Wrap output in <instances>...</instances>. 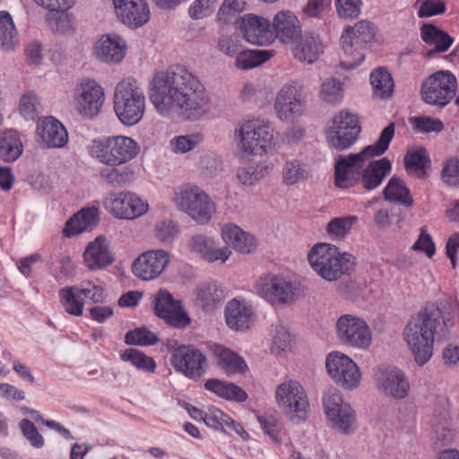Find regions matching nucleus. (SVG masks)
Wrapping results in <instances>:
<instances>
[{
  "label": "nucleus",
  "mask_w": 459,
  "mask_h": 459,
  "mask_svg": "<svg viewBox=\"0 0 459 459\" xmlns=\"http://www.w3.org/2000/svg\"><path fill=\"white\" fill-rule=\"evenodd\" d=\"M188 247L192 252L197 253L201 257L209 262H225L231 251L229 247H217L214 240L204 235H194L188 241Z\"/></svg>",
  "instance_id": "c756f323"
},
{
  "label": "nucleus",
  "mask_w": 459,
  "mask_h": 459,
  "mask_svg": "<svg viewBox=\"0 0 459 459\" xmlns=\"http://www.w3.org/2000/svg\"><path fill=\"white\" fill-rule=\"evenodd\" d=\"M323 408L326 419L336 431L349 435L356 429V413L351 405L343 402L339 390L330 387L324 392Z\"/></svg>",
  "instance_id": "9d476101"
},
{
  "label": "nucleus",
  "mask_w": 459,
  "mask_h": 459,
  "mask_svg": "<svg viewBox=\"0 0 459 459\" xmlns=\"http://www.w3.org/2000/svg\"><path fill=\"white\" fill-rule=\"evenodd\" d=\"M86 266L91 271L101 270L113 264L114 256L109 250V243L103 236L90 242L83 254Z\"/></svg>",
  "instance_id": "cd10ccee"
},
{
  "label": "nucleus",
  "mask_w": 459,
  "mask_h": 459,
  "mask_svg": "<svg viewBox=\"0 0 459 459\" xmlns=\"http://www.w3.org/2000/svg\"><path fill=\"white\" fill-rule=\"evenodd\" d=\"M239 149L251 155L267 153L273 140V129L269 121L249 119L241 123L235 131Z\"/></svg>",
  "instance_id": "0eeeda50"
},
{
  "label": "nucleus",
  "mask_w": 459,
  "mask_h": 459,
  "mask_svg": "<svg viewBox=\"0 0 459 459\" xmlns=\"http://www.w3.org/2000/svg\"><path fill=\"white\" fill-rule=\"evenodd\" d=\"M178 234V226L170 219L159 221L154 226V235L162 243L172 242Z\"/></svg>",
  "instance_id": "4d7b16f0"
},
{
  "label": "nucleus",
  "mask_w": 459,
  "mask_h": 459,
  "mask_svg": "<svg viewBox=\"0 0 459 459\" xmlns=\"http://www.w3.org/2000/svg\"><path fill=\"white\" fill-rule=\"evenodd\" d=\"M271 169L272 166L260 162L238 169L237 178L241 184L253 186L260 181Z\"/></svg>",
  "instance_id": "603ef678"
},
{
  "label": "nucleus",
  "mask_w": 459,
  "mask_h": 459,
  "mask_svg": "<svg viewBox=\"0 0 459 459\" xmlns=\"http://www.w3.org/2000/svg\"><path fill=\"white\" fill-rule=\"evenodd\" d=\"M373 37V28L367 21H360L353 27H347L340 39L344 54L340 62L341 66L345 69H354L359 65L365 57L360 50Z\"/></svg>",
  "instance_id": "1a4fd4ad"
},
{
  "label": "nucleus",
  "mask_w": 459,
  "mask_h": 459,
  "mask_svg": "<svg viewBox=\"0 0 459 459\" xmlns=\"http://www.w3.org/2000/svg\"><path fill=\"white\" fill-rule=\"evenodd\" d=\"M167 349L171 352V364L177 371L190 378H198L204 375L206 358L193 346L179 345L176 340H168Z\"/></svg>",
  "instance_id": "4468645a"
},
{
  "label": "nucleus",
  "mask_w": 459,
  "mask_h": 459,
  "mask_svg": "<svg viewBox=\"0 0 459 459\" xmlns=\"http://www.w3.org/2000/svg\"><path fill=\"white\" fill-rule=\"evenodd\" d=\"M333 126L325 132L328 144L337 150L350 148L360 133L358 117L347 110H342L333 117Z\"/></svg>",
  "instance_id": "2eb2a0df"
},
{
  "label": "nucleus",
  "mask_w": 459,
  "mask_h": 459,
  "mask_svg": "<svg viewBox=\"0 0 459 459\" xmlns=\"http://www.w3.org/2000/svg\"><path fill=\"white\" fill-rule=\"evenodd\" d=\"M282 182L287 186H292L305 181L310 177V169L307 164L298 159L285 161L281 170Z\"/></svg>",
  "instance_id": "c03bdc74"
},
{
  "label": "nucleus",
  "mask_w": 459,
  "mask_h": 459,
  "mask_svg": "<svg viewBox=\"0 0 459 459\" xmlns=\"http://www.w3.org/2000/svg\"><path fill=\"white\" fill-rule=\"evenodd\" d=\"M449 319L441 309L430 305L411 316L403 329V339L417 365L423 366L433 355L435 336L446 337Z\"/></svg>",
  "instance_id": "f03ea898"
},
{
  "label": "nucleus",
  "mask_w": 459,
  "mask_h": 459,
  "mask_svg": "<svg viewBox=\"0 0 459 459\" xmlns=\"http://www.w3.org/2000/svg\"><path fill=\"white\" fill-rule=\"evenodd\" d=\"M210 350L217 365L228 375L243 373L247 368L244 359L225 346L214 343Z\"/></svg>",
  "instance_id": "72a5a7b5"
},
{
  "label": "nucleus",
  "mask_w": 459,
  "mask_h": 459,
  "mask_svg": "<svg viewBox=\"0 0 459 459\" xmlns=\"http://www.w3.org/2000/svg\"><path fill=\"white\" fill-rule=\"evenodd\" d=\"M74 100L76 111L84 117L92 118L101 110L105 91L96 80L82 78L75 85Z\"/></svg>",
  "instance_id": "dca6fc26"
},
{
  "label": "nucleus",
  "mask_w": 459,
  "mask_h": 459,
  "mask_svg": "<svg viewBox=\"0 0 459 459\" xmlns=\"http://www.w3.org/2000/svg\"><path fill=\"white\" fill-rule=\"evenodd\" d=\"M224 314L227 325L235 331L248 329L254 321L252 308L238 299L227 303Z\"/></svg>",
  "instance_id": "7c9ffc66"
},
{
  "label": "nucleus",
  "mask_w": 459,
  "mask_h": 459,
  "mask_svg": "<svg viewBox=\"0 0 459 459\" xmlns=\"http://www.w3.org/2000/svg\"><path fill=\"white\" fill-rule=\"evenodd\" d=\"M312 269L323 279L333 281L349 274L355 266V257L329 243L316 244L307 254Z\"/></svg>",
  "instance_id": "20e7f679"
},
{
  "label": "nucleus",
  "mask_w": 459,
  "mask_h": 459,
  "mask_svg": "<svg viewBox=\"0 0 459 459\" xmlns=\"http://www.w3.org/2000/svg\"><path fill=\"white\" fill-rule=\"evenodd\" d=\"M112 4L117 19L129 28H140L150 20L145 0H112Z\"/></svg>",
  "instance_id": "5701e85b"
},
{
  "label": "nucleus",
  "mask_w": 459,
  "mask_h": 459,
  "mask_svg": "<svg viewBox=\"0 0 459 459\" xmlns=\"http://www.w3.org/2000/svg\"><path fill=\"white\" fill-rule=\"evenodd\" d=\"M114 110L120 122L126 126H134L143 118L145 96L134 79L126 78L117 84Z\"/></svg>",
  "instance_id": "423d86ee"
},
{
  "label": "nucleus",
  "mask_w": 459,
  "mask_h": 459,
  "mask_svg": "<svg viewBox=\"0 0 459 459\" xmlns=\"http://www.w3.org/2000/svg\"><path fill=\"white\" fill-rule=\"evenodd\" d=\"M157 316L176 328H184L190 323V318L184 311L181 302L175 300L168 291H160L155 299Z\"/></svg>",
  "instance_id": "393cba45"
},
{
  "label": "nucleus",
  "mask_w": 459,
  "mask_h": 459,
  "mask_svg": "<svg viewBox=\"0 0 459 459\" xmlns=\"http://www.w3.org/2000/svg\"><path fill=\"white\" fill-rule=\"evenodd\" d=\"M19 109L24 118L35 119L41 112L42 107L38 97L30 92L22 97Z\"/></svg>",
  "instance_id": "bf43d9fd"
},
{
  "label": "nucleus",
  "mask_w": 459,
  "mask_h": 459,
  "mask_svg": "<svg viewBox=\"0 0 459 459\" xmlns=\"http://www.w3.org/2000/svg\"><path fill=\"white\" fill-rule=\"evenodd\" d=\"M47 21L54 32L65 34L72 30L71 20L66 12L49 13Z\"/></svg>",
  "instance_id": "680f3d73"
},
{
  "label": "nucleus",
  "mask_w": 459,
  "mask_h": 459,
  "mask_svg": "<svg viewBox=\"0 0 459 459\" xmlns=\"http://www.w3.org/2000/svg\"><path fill=\"white\" fill-rule=\"evenodd\" d=\"M273 35L283 43L292 42L301 34L300 22L298 17L290 11L278 12L271 23Z\"/></svg>",
  "instance_id": "c85d7f7f"
},
{
  "label": "nucleus",
  "mask_w": 459,
  "mask_h": 459,
  "mask_svg": "<svg viewBox=\"0 0 459 459\" xmlns=\"http://www.w3.org/2000/svg\"><path fill=\"white\" fill-rule=\"evenodd\" d=\"M384 196L385 200L400 204L406 207H411L413 204V199L410 190L406 187L404 182L396 177H393L389 180L384 189Z\"/></svg>",
  "instance_id": "de8ad7c7"
},
{
  "label": "nucleus",
  "mask_w": 459,
  "mask_h": 459,
  "mask_svg": "<svg viewBox=\"0 0 459 459\" xmlns=\"http://www.w3.org/2000/svg\"><path fill=\"white\" fill-rule=\"evenodd\" d=\"M195 302L204 310H212L226 298L223 288L215 281L198 285L195 290Z\"/></svg>",
  "instance_id": "f704fd0d"
},
{
  "label": "nucleus",
  "mask_w": 459,
  "mask_h": 459,
  "mask_svg": "<svg viewBox=\"0 0 459 459\" xmlns=\"http://www.w3.org/2000/svg\"><path fill=\"white\" fill-rule=\"evenodd\" d=\"M18 43V31L12 15L6 11H0V48L12 51Z\"/></svg>",
  "instance_id": "79ce46f5"
},
{
  "label": "nucleus",
  "mask_w": 459,
  "mask_h": 459,
  "mask_svg": "<svg viewBox=\"0 0 459 459\" xmlns=\"http://www.w3.org/2000/svg\"><path fill=\"white\" fill-rule=\"evenodd\" d=\"M125 342L129 345L147 346L155 344L158 342V337L147 328L142 327L127 332Z\"/></svg>",
  "instance_id": "13d9d810"
},
{
  "label": "nucleus",
  "mask_w": 459,
  "mask_h": 459,
  "mask_svg": "<svg viewBox=\"0 0 459 459\" xmlns=\"http://www.w3.org/2000/svg\"><path fill=\"white\" fill-rule=\"evenodd\" d=\"M276 403L283 414L291 420H304L309 408L308 398L303 386L296 380L281 383L276 388Z\"/></svg>",
  "instance_id": "ddd939ff"
},
{
  "label": "nucleus",
  "mask_w": 459,
  "mask_h": 459,
  "mask_svg": "<svg viewBox=\"0 0 459 459\" xmlns=\"http://www.w3.org/2000/svg\"><path fill=\"white\" fill-rule=\"evenodd\" d=\"M219 0H195L189 7V15L195 20L212 13Z\"/></svg>",
  "instance_id": "338daca9"
},
{
  "label": "nucleus",
  "mask_w": 459,
  "mask_h": 459,
  "mask_svg": "<svg viewBox=\"0 0 459 459\" xmlns=\"http://www.w3.org/2000/svg\"><path fill=\"white\" fill-rule=\"evenodd\" d=\"M77 291L92 303H103L106 299L105 289L99 279L82 281L77 286Z\"/></svg>",
  "instance_id": "864d4df0"
},
{
  "label": "nucleus",
  "mask_w": 459,
  "mask_h": 459,
  "mask_svg": "<svg viewBox=\"0 0 459 459\" xmlns=\"http://www.w3.org/2000/svg\"><path fill=\"white\" fill-rule=\"evenodd\" d=\"M104 204L109 213L121 220H134L145 214L149 209L146 202L131 192L112 194Z\"/></svg>",
  "instance_id": "aec40b11"
},
{
  "label": "nucleus",
  "mask_w": 459,
  "mask_h": 459,
  "mask_svg": "<svg viewBox=\"0 0 459 459\" xmlns=\"http://www.w3.org/2000/svg\"><path fill=\"white\" fill-rule=\"evenodd\" d=\"M120 358L124 361H128L134 365L137 369L146 372H153L156 368V363L152 358L146 356L143 351L136 349H126Z\"/></svg>",
  "instance_id": "5fc2aeb1"
},
{
  "label": "nucleus",
  "mask_w": 459,
  "mask_h": 459,
  "mask_svg": "<svg viewBox=\"0 0 459 459\" xmlns=\"http://www.w3.org/2000/svg\"><path fill=\"white\" fill-rule=\"evenodd\" d=\"M245 5L244 0H224L218 12L219 20L225 22H230L244 11Z\"/></svg>",
  "instance_id": "052dcab7"
},
{
  "label": "nucleus",
  "mask_w": 459,
  "mask_h": 459,
  "mask_svg": "<svg viewBox=\"0 0 459 459\" xmlns=\"http://www.w3.org/2000/svg\"><path fill=\"white\" fill-rule=\"evenodd\" d=\"M180 210L201 224L207 223L215 212V205L203 190L197 186L181 190L175 199Z\"/></svg>",
  "instance_id": "f3484780"
},
{
  "label": "nucleus",
  "mask_w": 459,
  "mask_h": 459,
  "mask_svg": "<svg viewBox=\"0 0 459 459\" xmlns=\"http://www.w3.org/2000/svg\"><path fill=\"white\" fill-rule=\"evenodd\" d=\"M221 238L228 246L239 253L250 254L256 249L255 237L235 224L224 225L221 228Z\"/></svg>",
  "instance_id": "2f4dec72"
},
{
  "label": "nucleus",
  "mask_w": 459,
  "mask_h": 459,
  "mask_svg": "<svg viewBox=\"0 0 459 459\" xmlns=\"http://www.w3.org/2000/svg\"><path fill=\"white\" fill-rule=\"evenodd\" d=\"M357 221L358 218L353 215L336 217L327 223L325 230L332 240H343Z\"/></svg>",
  "instance_id": "09e8293b"
},
{
  "label": "nucleus",
  "mask_w": 459,
  "mask_h": 459,
  "mask_svg": "<svg viewBox=\"0 0 459 459\" xmlns=\"http://www.w3.org/2000/svg\"><path fill=\"white\" fill-rule=\"evenodd\" d=\"M204 387L226 400L244 402L247 398V393L238 385L219 379H208Z\"/></svg>",
  "instance_id": "37998d69"
},
{
  "label": "nucleus",
  "mask_w": 459,
  "mask_h": 459,
  "mask_svg": "<svg viewBox=\"0 0 459 459\" xmlns=\"http://www.w3.org/2000/svg\"><path fill=\"white\" fill-rule=\"evenodd\" d=\"M199 142L197 135H180L170 141V148L174 152L186 153L195 148Z\"/></svg>",
  "instance_id": "69168bd1"
},
{
  "label": "nucleus",
  "mask_w": 459,
  "mask_h": 459,
  "mask_svg": "<svg viewBox=\"0 0 459 459\" xmlns=\"http://www.w3.org/2000/svg\"><path fill=\"white\" fill-rule=\"evenodd\" d=\"M441 178L445 184L459 187V159L451 158L446 160L441 171Z\"/></svg>",
  "instance_id": "e2e57ef3"
},
{
  "label": "nucleus",
  "mask_w": 459,
  "mask_h": 459,
  "mask_svg": "<svg viewBox=\"0 0 459 459\" xmlns=\"http://www.w3.org/2000/svg\"><path fill=\"white\" fill-rule=\"evenodd\" d=\"M456 88L457 80L451 72L437 71L423 81L421 99L429 105L443 108L454 99Z\"/></svg>",
  "instance_id": "9b49d317"
},
{
  "label": "nucleus",
  "mask_w": 459,
  "mask_h": 459,
  "mask_svg": "<svg viewBox=\"0 0 459 459\" xmlns=\"http://www.w3.org/2000/svg\"><path fill=\"white\" fill-rule=\"evenodd\" d=\"M37 134L40 144L47 148H62L68 141L65 126L53 117H45L38 122Z\"/></svg>",
  "instance_id": "bb28decb"
},
{
  "label": "nucleus",
  "mask_w": 459,
  "mask_h": 459,
  "mask_svg": "<svg viewBox=\"0 0 459 459\" xmlns=\"http://www.w3.org/2000/svg\"><path fill=\"white\" fill-rule=\"evenodd\" d=\"M361 0H336V9L342 18H356L360 13Z\"/></svg>",
  "instance_id": "774afa93"
},
{
  "label": "nucleus",
  "mask_w": 459,
  "mask_h": 459,
  "mask_svg": "<svg viewBox=\"0 0 459 459\" xmlns=\"http://www.w3.org/2000/svg\"><path fill=\"white\" fill-rule=\"evenodd\" d=\"M273 56V52L263 49L242 50L236 59L235 65L238 69L247 70L260 65Z\"/></svg>",
  "instance_id": "8fccbe9b"
},
{
  "label": "nucleus",
  "mask_w": 459,
  "mask_h": 459,
  "mask_svg": "<svg viewBox=\"0 0 459 459\" xmlns=\"http://www.w3.org/2000/svg\"><path fill=\"white\" fill-rule=\"evenodd\" d=\"M429 158L427 150L423 147L411 148L407 151L404 157V166L408 174L418 178L427 177V168L429 167Z\"/></svg>",
  "instance_id": "ea45409f"
},
{
  "label": "nucleus",
  "mask_w": 459,
  "mask_h": 459,
  "mask_svg": "<svg viewBox=\"0 0 459 459\" xmlns=\"http://www.w3.org/2000/svg\"><path fill=\"white\" fill-rule=\"evenodd\" d=\"M421 39L429 46H434L426 53V57H431L436 53L446 52L454 39L446 32L438 30L431 24H423L420 29Z\"/></svg>",
  "instance_id": "e433bc0d"
},
{
  "label": "nucleus",
  "mask_w": 459,
  "mask_h": 459,
  "mask_svg": "<svg viewBox=\"0 0 459 459\" xmlns=\"http://www.w3.org/2000/svg\"><path fill=\"white\" fill-rule=\"evenodd\" d=\"M127 44L123 37L116 33L102 35L93 46V54L98 60L109 65H118L125 58Z\"/></svg>",
  "instance_id": "b1692460"
},
{
  "label": "nucleus",
  "mask_w": 459,
  "mask_h": 459,
  "mask_svg": "<svg viewBox=\"0 0 459 459\" xmlns=\"http://www.w3.org/2000/svg\"><path fill=\"white\" fill-rule=\"evenodd\" d=\"M59 297L65 310L73 316H80L83 312V300L77 291V286L65 287L59 290Z\"/></svg>",
  "instance_id": "3c124183"
},
{
  "label": "nucleus",
  "mask_w": 459,
  "mask_h": 459,
  "mask_svg": "<svg viewBox=\"0 0 459 459\" xmlns=\"http://www.w3.org/2000/svg\"><path fill=\"white\" fill-rule=\"evenodd\" d=\"M291 336L289 331L282 325L275 327L273 336L272 351L275 353L286 351L290 348Z\"/></svg>",
  "instance_id": "0e129e2a"
},
{
  "label": "nucleus",
  "mask_w": 459,
  "mask_h": 459,
  "mask_svg": "<svg viewBox=\"0 0 459 459\" xmlns=\"http://www.w3.org/2000/svg\"><path fill=\"white\" fill-rule=\"evenodd\" d=\"M339 342L351 349L368 350L373 341V333L368 322L353 314H343L335 323Z\"/></svg>",
  "instance_id": "6e6552de"
},
{
  "label": "nucleus",
  "mask_w": 459,
  "mask_h": 459,
  "mask_svg": "<svg viewBox=\"0 0 459 459\" xmlns=\"http://www.w3.org/2000/svg\"><path fill=\"white\" fill-rule=\"evenodd\" d=\"M255 287L258 295L273 306L294 303L299 290L298 286L291 280L274 273L260 276Z\"/></svg>",
  "instance_id": "f8f14e48"
},
{
  "label": "nucleus",
  "mask_w": 459,
  "mask_h": 459,
  "mask_svg": "<svg viewBox=\"0 0 459 459\" xmlns=\"http://www.w3.org/2000/svg\"><path fill=\"white\" fill-rule=\"evenodd\" d=\"M378 392L394 400H403L409 394L411 385L405 373L396 367H381L375 373Z\"/></svg>",
  "instance_id": "6ab92c4d"
},
{
  "label": "nucleus",
  "mask_w": 459,
  "mask_h": 459,
  "mask_svg": "<svg viewBox=\"0 0 459 459\" xmlns=\"http://www.w3.org/2000/svg\"><path fill=\"white\" fill-rule=\"evenodd\" d=\"M370 83L374 95L381 100L392 97L394 82L389 72L385 68H377L370 74Z\"/></svg>",
  "instance_id": "49530a36"
},
{
  "label": "nucleus",
  "mask_w": 459,
  "mask_h": 459,
  "mask_svg": "<svg viewBox=\"0 0 459 459\" xmlns=\"http://www.w3.org/2000/svg\"><path fill=\"white\" fill-rule=\"evenodd\" d=\"M22 152V143L15 130L0 132V159L4 161H13Z\"/></svg>",
  "instance_id": "a19ab883"
},
{
  "label": "nucleus",
  "mask_w": 459,
  "mask_h": 459,
  "mask_svg": "<svg viewBox=\"0 0 459 459\" xmlns=\"http://www.w3.org/2000/svg\"><path fill=\"white\" fill-rule=\"evenodd\" d=\"M327 372L333 381L346 390L356 388L361 380V373L357 364L347 355L334 351L325 359Z\"/></svg>",
  "instance_id": "a211bd4d"
},
{
  "label": "nucleus",
  "mask_w": 459,
  "mask_h": 459,
  "mask_svg": "<svg viewBox=\"0 0 459 459\" xmlns=\"http://www.w3.org/2000/svg\"><path fill=\"white\" fill-rule=\"evenodd\" d=\"M204 422L210 428L224 430L227 427L238 435L247 434L241 425L236 423L230 417L215 407H210L205 411Z\"/></svg>",
  "instance_id": "a18cd8bd"
},
{
  "label": "nucleus",
  "mask_w": 459,
  "mask_h": 459,
  "mask_svg": "<svg viewBox=\"0 0 459 459\" xmlns=\"http://www.w3.org/2000/svg\"><path fill=\"white\" fill-rule=\"evenodd\" d=\"M395 125L390 123L380 133L378 140L366 146L359 153L339 156L334 165V184L338 188L347 189L357 185L367 160L383 154L394 136Z\"/></svg>",
  "instance_id": "7ed1b4c3"
},
{
  "label": "nucleus",
  "mask_w": 459,
  "mask_h": 459,
  "mask_svg": "<svg viewBox=\"0 0 459 459\" xmlns=\"http://www.w3.org/2000/svg\"><path fill=\"white\" fill-rule=\"evenodd\" d=\"M98 221L96 208L82 209L66 221L63 232L66 237L76 236L83 231L91 230Z\"/></svg>",
  "instance_id": "c9c22d12"
},
{
  "label": "nucleus",
  "mask_w": 459,
  "mask_h": 459,
  "mask_svg": "<svg viewBox=\"0 0 459 459\" xmlns=\"http://www.w3.org/2000/svg\"><path fill=\"white\" fill-rule=\"evenodd\" d=\"M169 262V255L162 249L149 250L139 255L133 264L134 274L143 281L157 278Z\"/></svg>",
  "instance_id": "4be33fe9"
},
{
  "label": "nucleus",
  "mask_w": 459,
  "mask_h": 459,
  "mask_svg": "<svg viewBox=\"0 0 459 459\" xmlns=\"http://www.w3.org/2000/svg\"><path fill=\"white\" fill-rule=\"evenodd\" d=\"M323 53L322 43L317 36L304 34L294 49V56L301 62L312 64Z\"/></svg>",
  "instance_id": "58836bf2"
},
{
  "label": "nucleus",
  "mask_w": 459,
  "mask_h": 459,
  "mask_svg": "<svg viewBox=\"0 0 459 459\" xmlns=\"http://www.w3.org/2000/svg\"><path fill=\"white\" fill-rule=\"evenodd\" d=\"M391 169V162L386 158L372 161L361 172V183L368 190L377 187Z\"/></svg>",
  "instance_id": "4c0bfd02"
},
{
  "label": "nucleus",
  "mask_w": 459,
  "mask_h": 459,
  "mask_svg": "<svg viewBox=\"0 0 459 459\" xmlns=\"http://www.w3.org/2000/svg\"><path fill=\"white\" fill-rule=\"evenodd\" d=\"M140 147L132 138L123 135L95 139L88 146L90 156L106 166H121L134 160Z\"/></svg>",
  "instance_id": "39448f33"
},
{
  "label": "nucleus",
  "mask_w": 459,
  "mask_h": 459,
  "mask_svg": "<svg viewBox=\"0 0 459 459\" xmlns=\"http://www.w3.org/2000/svg\"><path fill=\"white\" fill-rule=\"evenodd\" d=\"M237 26L249 43L266 45L273 40L271 22L265 18L255 14L244 15L238 20Z\"/></svg>",
  "instance_id": "a878e982"
},
{
  "label": "nucleus",
  "mask_w": 459,
  "mask_h": 459,
  "mask_svg": "<svg viewBox=\"0 0 459 459\" xmlns=\"http://www.w3.org/2000/svg\"><path fill=\"white\" fill-rule=\"evenodd\" d=\"M303 105V86L298 82H290L279 91L274 109L281 120L288 121L301 114Z\"/></svg>",
  "instance_id": "412c9836"
},
{
  "label": "nucleus",
  "mask_w": 459,
  "mask_h": 459,
  "mask_svg": "<svg viewBox=\"0 0 459 459\" xmlns=\"http://www.w3.org/2000/svg\"><path fill=\"white\" fill-rule=\"evenodd\" d=\"M343 95V83L337 79L329 78L321 84L319 96L325 102L335 104L342 100Z\"/></svg>",
  "instance_id": "6e6d98bb"
},
{
  "label": "nucleus",
  "mask_w": 459,
  "mask_h": 459,
  "mask_svg": "<svg viewBox=\"0 0 459 459\" xmlns=\"http://www.w3.org/2000/svg\"><path fill=\"white\" fill-rule=\"evenodd\" d=\"M100 179L113 188H121L135 180V168L131 164L125 166H107L100 170Z\"/></svg>",
  "instance_id": "473e14b6"
},
{
  "label": "nucleus",
  "mask_w": 459,
  "mask_h": 459,
  "mask_svg": "<svg viewBox=\"0 0 459 459\" xmlns=\"http://www.w3.org/2000/svg\"><path fill=\"white\" fill-rule=\"evenodd\" d=\"M149 97L162 116L180 110L190 117L199 114L205 103L203 85L183 66L157 73L151 82Z\"/></svg>",
  "instance_id": "f257e3e1"
}]
</instances>
